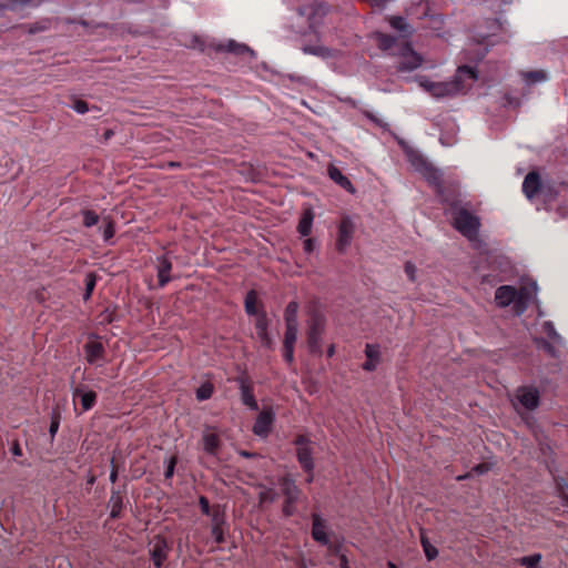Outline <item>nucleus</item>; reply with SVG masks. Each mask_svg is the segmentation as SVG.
Returning <instances> with one entry per match:
<instances>
[{
    "mask_svg": "<svg viewBox=\"0 0 568 568\" xmlns=\"http://www.w3.org/2000/svg\"><path fill=\"white\" fill-rule=\"evenodd\" d=\"M388 0H369V6L374 12H382L386 6Z\"/></svg>",
    "mask_w": 568,
    "mask_h": 568,
    "instance_id": "obj_45",
    "label": "nucleus"
},
{
    "mask_svg": "<svg viewBox=\"0 0 568 568\" xmlns=\"http://www.w3.org/2000/svg\"><path fill=\"white\" fill-rule=\"evenodd\" d=\"M73 109L80 114H84L89 111L88 103L80 99L73 102Z\"/></svg>",
    "mask_w": 568,
    "mask_h": 568,
    "instance_id": "obj_46",
    "label": "nucleus"
},
{
    "mask_svg": "<svg viewBox=\"0 0 568 568\" xmlns=\"http://www.w3.org/2000/svg\"><path fill=\"white\" fill-rule=\"evenodd\" d=\"M169 168H180L181 166V163L179 162H169Z\"/></svg>",
    "mask_w": 568,
    "mask_h": 568,
    "instance_id": "obj_58",
    "label": "nucleus"
},
{
    "mask_svg": "<svg viewBox=\"0 0 568 568\" xmlns=\"http://www.w3.org/2000/svg\"><path fill=\"white\" fill-rule=\"evenodd\" d=\"M540 394L535 387L523 386L516 390L515 400L513 402L514 407L517 410H535L539 406Z\"/></svg>",
    "mask_w": 568,
    "mask_h": 568,
    "instance_id": "obj_6",
    "label": "nucleus"
},
{
    "mask_svg": "<svg viewBox=\"0 0 568 568\" xmlns=\"http://www.w3.org/2000/svg\"><path fill=\"white\" fill-rule=\"evenodd\" d=\"M241 390L242 403L252 410H257L258 405L254 396L253 384L246 377L237 379Z\"/></svg>",
    "mask_w": 568,
    "mask_h": 568,
    "instance_id": "obj_16",
    "label": "nucleus"
},
{
    "mask_svg": "<svg viewBox=\"0 0 568 568\" xmlns=\"http://www.w3.org/2000/svg\"><path fill=\"white\" fill-rule=\"evenodd\" d=\"M297 312L298 304L295 301H292L287 304L284 313L285 324L286 325H297Z\"/></svg>",
    "mask_w": 568,
    "mask_h": 568,
    "instance_id": "obj_28",
    "label": "nucleus"
},
{
    "mask_svg": "<svg viewBox=\"0 0 568 568\" xmlns=\"http://www.w3.org/2000/svg\"><path fill=\"white\" fill-rule=\"evenodd\" d=\"M454 226L463 235L471 240L478 234L480 221L466 209H458L454 212Z\"/></svg>",
    "mask_w": 568,
    "mask_h": 568,
    "instance_id": "obj_4",
    "label": "nucleus"
},
{
    "mask_svg": "<svg viewBox=\"0 0 568 568\" xmlns=\"http://www.w3.org/2000/svg\"><path fill=\"white\" fill-rule=\"evenodd\" d=\"M541 559V556L539 554L523 557L520 559V564L527 568H535Z\"/></svg>",
    "mask_w": 568,
    "mask_h": 568,
    "instance_id": "obj_43",
    "label": "nucleus"
},
{
    "mask_svg": "<svg viewBox=\"0 0 568 568\" xmlns=\"http://www.w3.org/2000/svg\"><path fill=\"white\" fill-rule=\"evenodd\" d=\"M314 480V474L313 470L311 473H307L306 483L311 484Z\"/></svg>",
    "mask_w": 568,
    "mask_h": 568,
    "instance_id": "obj_56",
    "label": "nucleus"
},
{
    "mask_svg": "<svg viewBox=\"0 0 568 568\" xmlns=\"http://www.w3.org/2000/svg\"><path fill=\"white\" fill-rule=\"evenodd\" d=\"M304 52L317 57L329 55V50L323 45H308L304 48Z\"/></svg>",
    "mask_w": 568,
    "mask_h": 568,
    "instance_id": "obj_38",
    "label": "nucleus"
},
{
    "mask_svg": "<svg viewBox=\"0 0 568 568\" xmlns=\"http://www.w3.org/2000/svg\"><path fill=\"white\" fill-rule=\"evenodd\" d=\"M467 477H468L467 475L458 476V477H457V479H458V480H462V479H465V478H467Z\"/></svg>",
    "mask_w": 568,
    "mask_h": 568,
    "instance_id": "obj_62",
    "label": "nucleus"
},
{
    "mask_svg": "<svg viewBox=\"0 0 568 568\" xmlns=\"http://www.w3.org/2000/svg\"><path fill=\"white\" fill-rule=\"evenodd\" d=\"M241 454H242V456H244V457H251V456H252V455H251L250 453H247V452H242Z\"/></svg>",
    "mask_w": 568,
    "mask_h": 568,
    "instance_id": "obj_61",
    "label": "nucleus"
},
{
    "mask_svg": "<svg viewBox=\"0 0 568 568\" xmlns=\"http://www.w3.org/2000/svg\"><path fill=\"white\" fill-rule=\"evenodd\" d=\"M523 78L528 84H535L547 80V75L544 71H530L523 73Z\"/></svg>",
    "mask_w": 568,
    "mask_h": 568,
    "instance_id": "obj_32",
    "label": "nucleus"
},
{
    "mask_svg": "<svg viewBox=\"0 0 568 568\" xmlns=\"http://www.w3.org/2000/svg\"><path fill=\"white\" fill-rule=\"evenodd\" d=\"M325 317L320 313H313L308 321L307 328V346L313 355L321 356L322 349V335L325 329Z\"/></svg>",
    "mask_w": 568,
    "mask_h": 568,
    "instance_id": "obj_3",
    "label": "nucleus"
},
{
    "mask_svg": "<svg viewBox=\"0 0 568 568\" xmlns=\"http://www.w3.org/2000/svg\"><path fill=\"white\" fill-rule=\"evenodd\" d=\"M12 453H13V455H16V456H21V455H22L21 448H20V446H19L18 444H16V445L13 446V448H12Z\"/></svg>",
    "mask_w": 568,
    "mask_h": 568,
    "instance_id": "obj_53",
    "label": "nucleus"
},
{
    "mask_svg": "<svg viewBox=\"0 0 568 568\" xmlns=\"http://www.w3.org/2000/svg\"><path fill=\"white\" fill-rule=\"evenodd\" d=\"M297 447V460L305 473L314 470V459L312 456V448L310 447V439L305 435H298L294 439Z\"/></svg>",
    "mask_w": 568,
    "mask_h": 568,
    "instance_id": "obj_9",
    "label": "nucleus"
},
{
    "mask_svg": "<svg viewBox=\"0 0 568 568\" xmlns=\"http://www.w3.org/2000/svg\"><path fill=\"white\" fill-rule=\"evenodd\" d=\"M328 176L337 184L339 185L341 187H343L344 190H346L347 192L354 194L355 193V189L352 184V182L349 181V179L347 176H345L341 170L338 168H336L335 165H329L328 166Z\"/></svg>",
    "mask_w": 568,
    "mask_h": 568,
    "instance_id": "obj_21",
    "label": "nucleus"
},
{
    "mask_svg": "<svg viewBox=\"0 0 568 568\" xmlns=\"http://www.w3.org/2000/svg\"><path fill=\"white\" fill-rule=\"evenodd\" d=\"M326 521L318 515H312V537L313 539L321 544L322 546L332 547V542L329 539V535L326 531Z\"/></svg>",
    "mask_w": 568,
    "mask_h": 568,
    "instance_id": "obj_11",
    "label": "nucleus"
},
{
    "mask_svg": "<svg viewBox=\"0 0 568 568\" xmlns=\"http://www.w3.org/2000/svg\"><path fill=\"white\" fill-rule=\"evenodd\" d=\"M541 189L540 175L536 172H530L526 175L523 183V191L528 199H532Z\"/></svg>",
    "mask_w": 568,
    "mask_h": 568,
    "instance_id": "obj_20",
    "label": "nucleus"
},
{
    "mask_svg": "<svg viewBox=\"0 0 568 568\" xmlns=\"http://www.w3.org/2000/svg\"><path fill=\"white\" fill-rule=\"evenodd\" d=\"M546 327H547V329H548L549 334H552L555 338H558V337H559V336H558V334L554 332V326H552V324H550V323H546Z\"/></svg>",
    "mask_w": 568,
    "mask_h": 568,
    "instance_id": "obj_52",
    "label": "nucleus"
},
{
    "mask_svg": "<svg viewBox=\"0 0 568 568\" xmlns=\"http://www.w3.org/2000/svg\"><path fill=\"white\" fill-rule=\"evenodd\" d=\"M176 464H178V456L176 455L171 456L166 463V468L164 471L165 479H171L173 477Z\"/></svg>",
    "mask_w": 568,
    "mask_h": 568,
    "instance_id": "obj_41",
    "label": "nucleus"
},
{
    "mask_svg": "<svg viewBox=\"0 0 568 568\" xmlns=\"http://www.w3.org/2000/svg\"><path fill=\"white\" fill-rule=\"evenodd\" d=\"M42 0H9L1 6L4 9L16 10L19 6H38Z\"/></svg>",
    "mask_w": 568,
    "mask_h": 568,
    "instance_id": "obj_34",
    "label": "nucleus"
},
{
    "mask_svg": "<svg viewBox=\"0 0 568 568\" xmlns=\"http://www.w3.org/2000/svg\"><path fill=\"white\" fill-rule=\"evenodd\" d=\"M227 526H211V535L216 544L221 545L225 541V530Z\"/></svg>",
    "mask_w": 568,
    "mask_h": 568,
    "instance_id": "obj_37",
    "label": "nucleus"
},
{
    "mask_svg": "<svg viewBox=\"0 0 568 568\" xmlns=\"http://www.w3.org/2000/svg\"><path fill=\"white\" fill-rule=\"evenodd\" d=\"M95 481V477L94 476H91L89 479H88V484L89 485H93Z\"/></svg>",
    "mask_w": 568,
    "mask_h": 568,
    "instance_id": "obj_60",
    "label": "nucleus"
},
{
    "mask_svg": "<svg viewBox=\"0 0 568 568\" xmlns=\"http://www.w3.org/2000/svg\"><path fill=\"white\" fill-rule=\"evenodd\" d=\"M95 287V276L93 274H89L85 277V293L83 298L87 301L91 297L92 292Z\"/></svg>",
    "mask_w": 568,
    "mask_h": 568,
    "instance_id": "obj_42",
    "label": "nucleus"
},
{
    "mask_svg": "<svg viewBox=\"0 0 568 568\" xmlns=\"http://www.w3.org/2000/svg\"><path fill=\"white\" fill-rule=\"evenodd\" d=\"M268 321L266 317V314L264 312H261V314L256 317L255 321V329L257 337L261 341V344L266 348H272L273 341L268 334Z\"/></svg>",
    "mask_w": 568,
    "mask_h": 568,
    "instance_id": "obj_18",
    "label": "nucleus"
},
{
    "mask_svg": "<svg viewBox=\"0 0 568 568\" xmlns=\"http://www.w3.org/2000/svg\"><path fill=\"white\" fill-rule=\"evenodd\" d=\"M82 216H83V225L85 227H91L99 222V215L92 210H83Z\"/></svg>",
    "mask_w": 568,
    "mask_h": 568,
    "instance_id": "obj_36",
    "label": "nucleus"
},
{
    "mask_svg": "<svg viewBox=\"0 0 568 568\" xmlns=\"http://www.w3.org/2000/svg\"><path fill=\"white\" fill-rule=\"evenodd\" d=\"M278 485L281 493L284 496V503L282 507L283 516L286 518L292 517L296 514V504L302 496V490L290 474L280 477Z\"/></svg>",
    "mask_w": 568,
    "mask_h": 568,
    "instance_id": "obj_2",
    "label": "nucleus"
},
{
    "mask_svg": "<svg viewBox=\"0 0 568 568\" xmlns=\"http://www.w3.org/2000/svg\"><path fill=\"white\" fill-rule=\"evenodd\" d=\"M118 479V466L115 464L114 458L111 459V473H110V481L115 483Z\"/></svg>",
    "mask_w": 568,
    "mask_h": 568,
    "instance_id": "obj_50",
    "label": "nucleus"
},
{
    "mask_svg": "<svg viewBox=\"0 0 568 568\" xmlns=\"http://www.w3.org/2000/svg\"><path fill=\"white\" fill-rule=\"evenodd\" d=\"M245 312L248 315L258 316L261 313L257 311V295L255 291H248L244 301Z\"/></svg>",
    "mask_w": 568,
    "mask_h": 568,
    "instance_id": "obj_27",
    "label": "nucleus"
},
{
    "mask_svg": "<svg viewBox=\"0 0 568 568\" xmlns=\"http://www.w3.org/2000/svg\"><path fill=\"white\" fill-rule=\"evenodd\" d=\"M523 295L524 290L518 292L514 286L503 285L496 290L495 301L499 307H507L518 298H521Z\"/></svg>",
    "mask_w": 568,
    "mask_h": 568,
    "instance_id": "obj_12",
    "label": "nucleus"
},
{
    "mask_svg": "<svg viewBox=\"0 0 568 568\" xmlns=\"http://www.w3.org/2000/svg\"><path fill=\"white\" fill-rule=\"evenodd\" d=\"M339 567L341 568H351L349 565H348L347 557L345 555H342L339 557Z\"/></svg>",
    "mask_w": 568,
    "mask_h": 568,
    "instance_id": "obj_51",
    "label": "nucleus"
},
{
    "mask_svg": "<svg viewBox=\"0 0 568 568\" xmlns=\"http://www.w3.org/2000/svg\"><path fill=\"white\" fill-rule=\"evenodd\" d=\"M85 359L89 364H95L99 361L104 359L105 348L104 345L98 339L88 341L84 346Z\"/></svg>",
    "mask_w": 568,
    "mask_h": 568,
    "instance_id": "obj_15",
    "label": "nucleus"
},
{
    "mask_svg": "<svg viewBox=\"0 0 568 568\" xmlns=\"http://www.w3.org/2000/svg\"><path fill=\"white\" fill-rule=\"evenodd\" d=\"M315 239L308 237L303 242V250L306 254H311L315 250Z\"/></svg>",
    "mask_w": 568,
    "mask_h": 568,
    "instance_id": "obj_48",
    "label": "nucleus"
},
{
    "mask_svg": "<svg viewBox=\"0 0 568 568\" xmlns=\"http://www.w3.org/2000/svg\"><path fill=\"white\" fill-rule=\"evenodd\" d=\"M422 545H423L425 555L429 560H433L438 556L437 548L435 546H433L427 539L423 538Z\"/></svg>",
    "mask_w": 568,
    "mask_h": 568,
    "instance_id": "obj_39",
    "label": "nucleus"
},
{
    "mask_svg": "<svg viewBox=\"0 0 568 568\" xmlns=\"http://www.w3.org/2000/svg\"><path fill=\"white\" fill-rule=\"evenodd\" d=\"M377 45L381 50L387 51L390 49V36L384 33H376Z\"/></svg>",
    "mask_w": 568,
    "mask_h": 568,
    "instance_id": "obj_40",
    "label": "nucleus"
},
{
    "mask_svg": "<svg viewBox=\"0 0 568 568\" xmlns=\"http://www.w3.org/2000/svg\"><path fill=\"white\" fill-rule=\"evenodd\" d=\"M532 290H534L535 293L537 292L536 285H532Z\"/></svg>",
    "mask_w": 568,
    "mask_h": 568,
    "instance_id": "obj_64",
    "label": "nucleus"
},
{
    "mask_svg": "<svg viewBox=\"0 0 568 568\" xmlns=\"http://www.w3.org/2000/svg\"><path fill=\"white\" fill-rule=\"evenodd\" d=\"M412 34L413 28L403 18L393 19V45H396L393 64L398 73L414 71L423 63L422 55L406 42Z\"/></svg>",
    "mask_w": 568,
    "mask_h": 568,
    "instance_id": "obj_1",
    "label": "nucleus"
},
{
    "mask_svg": "<svg viewBox=\"0 0 568 568\" xmlns=\"http://www.w3.org/2000/svg\"><path fill=\"white\" fill-rule=\"evenodd\" d=\"M474 470H475L476 473H478V474H483V473H484V467H483V466H476V467L474 468Z\"/></svg>",
    "mask_w": 568,
    "mask_h": 568,
    "instance_id": "obj_59",
    "label": "nucleus"
},
{
    "mask_svg": "<svg viewBox=\"0 0 568 568\" xmlns=\"http://www.w3.org/2000/svg\"><path fill=\"white\" fill-rule=\"evenodd\" d=\"M356 225L349 215H343L337 226V237L335 248L338 253H345L351 246Z\"/></svg>",
    "mask_w": 568,
    "mask_h": 568,
    "instance_id": "obj_5",
    "label": "nucleus"
},
{
    "mask_svg": "<svg viewBox=\"0 0 568 568\" xmlns=\"http://www.w3.org/2000/svg\"><path fill=\"white\" fill-rule=\"evenodd\" d=\"M260 499H261V501H271L272 503L275 500V493L272 489L263 491L260 495Z\"/></svg>",
    "mask_w": 568,
    "mask_h": 568,
    "instance_id": "obj_49",
    "label": "nucleus"
},
{
    "mask_svg": "<svg viewBox=\"0 0 568 568\" xmlns=\"http://www.w3.org/2000/svg\"><path fill=\"white\" fill-rule=\"evenodd\" d=\"M326 354H327V357H333L334 356V354H335V346L333 344L329 345V347L327 348Z\"/></svg>",
    "mask_w": 568,
    "mask_h": 568,
    "instance_id": "obj_54",
    "label": "nucleus"
},
{
    "mask_svg": "<svg viewBox=\"0 0 568 568\" xmlns=\"http://www.w3.org/2000/svg\"><path fill=\"white\" fill-rule=\"evenodd\" d=\"M216 49L219 51H227L236 55H242L244 53L253 54V50L247 45L237 43L234 40H229L226 43H220Z\"/></svg>",
    "mask_w": 568,
    "mask_h": 568,
    "instance_id": "obj_24",
    "label": "nucleus"
},
{
    "mask_svg": "<svg viewBox=\"0 0 568 568\" xmlns=\"http://www.w3.org/2000/svg\"><path fill=\"white\" fill-rule=\"evenodd\" d=\"M453 79L457 82L459 92H462L466 85H471L478 80V70L475 67L462 65L457 69Z\"/></svg>",
    "mask_w": 568,
    "mask_h": 568,
    "instance_id": "obj_13",
    "label": "nucleus"
},
{
    "mask_svg": "<svg viewBox=\"0 0 568 568\" xmlns=\"http://www.w3.org/2000/svg\"><path fill=\"white\" fill-rule=\"evenodd\" d=\"M172 545L165 537L156 535L150 541L149 555L155 568H164Z\"/></svg>",
    "mask_w": 568,
    "mask_h": 568,
    "instance_id": "obj_7",
    "label": "nucleus"
},
{
    "mask_svg": "<svg viewBox=\"0 0 568 568\" xmlns=\"http://www.w3.org/2000/svg\"><path fill=\"white\" fill-rule=\"evenodd\" d=\"M326 12H327V7L322 2H318V3H315L314 6H312L311 13L308 17L310 27L312 29H315L317 27V24L320 23V18L324 17L326 14Z\"/></svg>",
    "mask_w": 568,
    "mask_h": 568,
    "instance_id": "obj_26",
    "label": "nucleus"
},
{
    "mask_svg": "<svg viewBox=\"0 0 568 568\" xmlns=\"http://www.w3.org/2000/svg\"><path fill=\"white\" fill-rule=\"evenodd\" d=\"M85 385H79L73 389V399L80 398L82 412L92 409L97 404L98 395L94 390H87Z\"/></svg>",
    "mask_w": 568,
    "mask_h": 568,
    "instance_id": "obj_17",
    "label": "nucleus"
},
{
    "mask_svg": "<svg viewBox=\"0 0 568 568\" xmlns=\"http://www.w3.org/2000/svg\"><path fill=\"white\" fill-rule=\"evenodd\" d=\"M109 504L111 506L110 517L118 519L121 517L123 509V495L120 490L112 489Z\"/></svg>",
    "mask_w": 568,
    "mask_h": 568,
    "instance_id": "obj_23",
    "label": "nucleus"
},
{
    "mask_svg": "<svg viewBox=\"0 0 568 568\" xmlns=\"http://www.w3.org/2000/svg\"><path fill=\"white\" fill-rule=\"evenodd\" d=\"M213 393L214 385L211 382H205L196 389L195 396L197 400L203 402L211 398Z\"/></svg>",
    "mask_w": 568,
    "mask_h": 568,
    "instance_id": "obj_30",
    "label": "nucleus"
},
{
    "mask_svg": "<svg viewBox=\"0 0 568 568\" xmlns=\"http://www.w3.org/2000/svg\"><path fill=\"white\" fill-rule=\"evenodd\" d=\"M172 262L166 254L156 257L158 286L163 288L172 281Z\"/></svg>",
    "mask_w": 568,
    "mask_h": 568,
    "instance_id": "obj_14",
    "label": "nucleus"
},
{
    "mask_svg": "<svg viewBox=\"0 0 568 568\" xmlns=\"http://www.w3.org/2000/svg\"><path fill=\"white\" fill-rule=\"evenodd\" d=\"M212 526H227L225 519V510L221 505H214L212 514L209 515Z\"/></svg>",
    "mask_w": 568,
    "mask_h": 568,
    "instance_id": "obj_29",
    "label": "nucleus"
},
{
    "mask_svg": "<svg viewBox=\"0 0 568 568\" xmlns=\"http://www.w3.org/2000/svg\"><path fill=\"white\" fill-rule=\"evenodd\" d=\"M419 84L435 98H448L459 93V87L454 79L445 82H433L427 78H420Z\"/></svg>",
    "mask_w": 568,
    "mask_h": 568,
    "instance_id": "obj_8",
    "label": "nucleus"
},
{
    "mask_svg": "<svg viewBox=\"0 0 568 568\" xmlns=\"http://www.w3.org/2000/svg\"><path fill=\"white\" fill-rule=\"evenodd\" d=\"M220 438L214 433H207L203 436V447L204 450L212 456H215L217 454V450L220 448Z\"/></svg>",
    "mask_w": 568,
    "mask_h": 568,
    "instance_id": "obj_25",
    "label": "nucleus"
},
{
    "mask_svg": "<svg viewBox=\"0 0 568 568\" xmlns=\"http://www.w3.org/2000/svg\"><path fill=\"white\" fill-rule=\"evenodd\" d=\"M387 568H390V560L387 561Z\"/></svg>",
    "mask_w": 568,
    "mask_h": 568,
    "instance_id": "obj_63",
    "label": "nucleus"
},
{
    "mask_svg": "<svg viewBox=\"0 0 568 568\" xmlns=\"http://www.w3.org/2000/svg\"><path fill=\"white\" fill-rule=\"evenodd\" d=\"M60 419H61V414H60L59 409H53L51 413V422H50V427H49L51 442H53L55 434L59 430Z\"/></svg>",
    "mask_w": 568,
    "mask_h": 568,
    "instance_id": "obj_33",
    "label": "nucleus"
},
{
    "mask_svg": "<svg viewBox=\"0 0 568 568\" xmlns=\"http://www.w3.org/2000/svg\"><path fill=\"white\" fill-rule=\"evenodd\" d=\"M104 227H103V240L109 242L115 233V225L112 219L104 217L103 219Z\"/></svg>",
    "mask_w": 568,
    "mask_h": 568,
    "instance_id": "obj_35",
    "label": "nucleus"
},
{
    "mask_svg": "<svg viewBox=\"0 0 568 568\" xmlns=\"http://www.w3.org/2000/svg\"><path fill=\"white\" fill-rule=\"evenodd\" d=\"M297 339V325H286L283 346L295 347Z\"/></svg>",
    "mask_w": 568,
    "mask_h": 568,
    "instance_id": "obj_31",
    "label": "nucleus"
},
{
    "mask_svg": "<svg viewBox=\"0 0 568 568\" xmlns=\"http://www.w3.org/2000/svg\"><path fill=\"white\" fill-rule=\"evenodd\" d=\"M313 221H314L313 210L311 207L303 210L302 215L298 221L297 232L302 236H308L312 232Z\"/></svg>",
    "mask_w": 568,
    "mask_h": 568,
    "instance_id": "obj_22",
    "label": "nucleus"
},
{
    "mask_svg": "<svg viewBox=\"0 0 568 568\" xmlns=\"http://www.w3.org/2000/svg\"><path fill=\"white\" fill-rule=\"evenodd\" d=\"M406 270H407V272L409 274V277L412 280H414V277H415V268L413 266H410V265H407Z\"/></svg>",
    "mask_w": 568,
    "mask_h": 568,
    "instance_id": "obj_55",
    "label": "nucleus"
},
{
    "mask_svg": "<svg viewBox=\"0 0 568 568\" xmlns=\"http://www.w3.org/2000/svg\"><path fill=\"white\" fill-rule=\"evenodd\" d=\"M283 358L291 365L294 361V347L283 346Z\"/></svg>",
    "mask_w": 568,
    "mask_h": 568,
    "instance_id": "obj_47",
    "label": "nucleus"
},
{
    "mask_svg": "<svg viewBox=\"0 0 568 568\" xmlns=\"http://www.w3.org/2000/svg\"><path fill=\"white\" fill-rule=\"evenodd\" d=\"M199 506L203 515L209 516L214 509V505L211 506L209 499L205 496H200Z\"/></svg>",
    "mask_w": 568,
    "mask_h": 568,
    "instance_id": "obj_44",
    "label": "nucleus"
},
{
    "mask_svg": "<svg viewBox=\"0 0 568 568\" xmlns=\"http://www.w3.org/2000/svg\"><path fill=\"white\" fill-rule=\"evenodd\" d=\"M275 420V414L271 407L264 408L256 417L253 433L260 437H267Z\"/></svg>",
    "mask_w": 568,
    "mask_h": 568,
    "instance_id": "obj_10",
    "label": "nucleus"
},
{
    "mask_svg": "<svg viewBox=\"0 0 568 568\" xmlns=\"http://www.w3.org/2000/svg\"><path fill=\"white\" fill-rule=\"evenodd\" d=\"M113 135V131L112 130H106L105 133H104V139L108 140L110 139L111 136Z\"/></svg>",
    "mask_w": 568,
    "mask_h": 568,
    "instance_id": "obj_57",
    "label": "nucleus"
},
{
    "mask_svg": "<svg viewBox=\"0 0 568 568\" xmlns=\"http://www.w3.org/2000/svg\"><path fill=\"white\" fill-rule=\"evenodd\" d=\"M366 362L362 365L366 372H373L376 369L381 361L379 346L376 344H366L365 347Z\"/></svg>",
    "mask_w": 568,
    "mask_h": 568,
    "instance_id": "obj_19",
    "label": "nucleus"
}]
</instances>
